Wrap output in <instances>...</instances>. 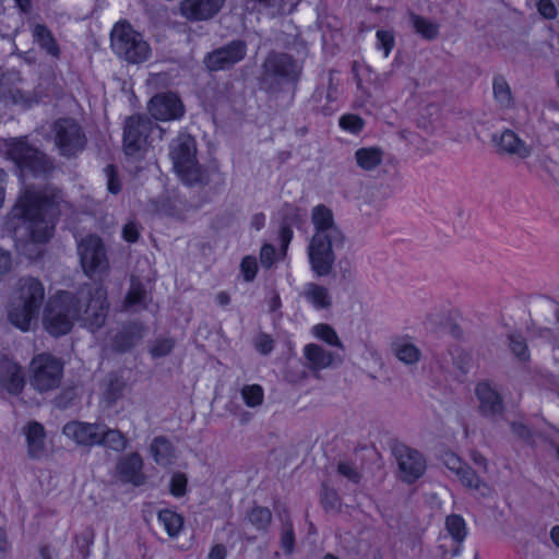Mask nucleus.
<instances>
[{"label": "nucleus", "mask_w": 559, "mask_h": 559, "mask_svg": "<svg viewBox=\"0 0 559 559\" xmlns=\"http://www.w3.org/2000/svg\"><path fill=\"white\" fill-rule=\"evenodd\" d=\"M37 45L52 56H56L58 52V47L53 37H37Z\"/></svg>", "instance_id": "50"}, {"label": "nucleus", "mask_w": 559, "mask_h": 559, "mask_svg": "<svg viewBox=\"0 0 559 559\" xmlns=\"http://www.w3.org/2000/svg\"><path fill=\"white\" fill-rule=\"evenodd\" d=\"M243 56L245 47L241 41L237 40L227 48L210 53L205 59V64L209 70L218 71L240 61Z\"/></svg>", "instance_id": "16"}, {"label": "nucleus", "mask_w": 559, "mask_h": 559, "mask_svg": "<svg viewBox=\"0 0 559 559\" xmlns=\"http://www.w3.org/2000/svg\"><path fill=\"white\" fill-rule=\"evenodd\" d=\"M11 551V543L7 533L0 527V556L5 557Z\"/></svg>", "instance_id": "55"}, {"label": "nucleus", "mask_w": 559, "mask_h": 559, "mask_svg": "<svg viewBox=\"0 0 559 559\" xmlns=\"http://www.w3.org/2000/svg\"><path fill=\"white\" fill-rule=\"evenodd\" d=\"M55 202L44 200L37 192H25L11 212L10 226L14 234L22 238L29 234V242L21 250L33 258V248L46 241L52 233Z\"/></svg>", "instance_id": "1"}, {"label": "nucleus", "mask_w": 559, "mask_h": 559, "mask_svg": "<svg viewBox=\"0 0 559 559\" xmlns=\"http://www.w3.org/2000/svg\"><path fill=\"white\" fill-rule=\"evenodd\" d=\"M10 155L22 168L34 171L38 170L43 162V155L22 140L12 143Z\"/></svg>", "instance_id": "22"}, {"label": "nucleus", "mask_w": 559, "mask_h": 559, "mask_svg": "<svg viewBox=\"0 0 559 559\" xmlns=\"http://www.w3.org/2000/svg\"><path fill=\"white\" fill-rule=\"evenodd\" d=\"M475 394L483 415L493 417L502 412V400L490 384L486 382L478 383L475 388Z\"/></svg>", "instance_id": "19"}, {"label": "nucleus", "mask_w": 559, "mask_h": 559, "mask_svg": "<svg viewBox=\"0 0 559 559\" xmlns=\"http://www.w3.org/2000/svg\"><path fill=\"white\" fill-rule=\"evenodd\" d=\"M11 266V260L8 253L0 251V274L5 273Z\"/></svg>", "instance_id": "60"}, {"label": "nucleus", "mask_w": 559, "mask_h": 559, "mask_svg": "<svg viewBox=\"0 0 559 559\" xmlns=\"http://www.w3.org/2000/svg\"><path fill=\"white\" fill-rule=\"evenodd\" d=\"M225 0H183L181 13L190 20H205L215 15Z\"/></svg>", "instance_id": "18"}, {"label": "nucleus", "mask_w": 559, "mask_h": 559, "mask_svg": "<svg viewBox=\"0 0 559 559\" xmlns=\"http://www.w3.org/2000/svg\"><path fill=\"white\" fill-rule=\"evenodd\" d=\"M457 477L464 487L479 495L485 496L490 490L488 484L467 465L460 472Z\"/></svg>", "instance_id": "32"}, {"label": "nucleus", "mask_w": 559, "mask_h": 559, "mask_svg": "<svg viewBox=\"0 0 559 559\" xmlns=\"http://www.w3.org/2000/svg\"><path fill=\"white\" fill-rule=\"evenodd\" d=\"M394 47V37H378L377 48L382 52V57L386 58Z\"/></svg>", "instance_id": "49"}, {"label": "nucleus", "mask_w": 559, "mask_h": 559, "mask_svg": "<svg viewBox=\"0 0 559 559\" xmlns=\"http://www.w3.org/2000/svg\"><path fill=\"white\" fill-rule=\"evenodd\" d=\"M384 158V152L377 146L360 147L355 152V162L364 170H373L379 167Z\"/></svg>", "instance_id": "28"}, {"label": "nucleus", "mask_w": 559, "mask_h": 559, "mask_svg": "<svg viewBox=\"0 0 559 559\" xmlns=\"http://www.w3.org/2000/svg\"><path fill=\"white\" fill-rule=\"evenodd\" d=\"M310 333L313 338L325 343L330 347L343 349V342L336 330L328 323H317L311 326Z\"/></svg>", "instance_id": "29"}, {"label": "nucleus", "mask_w": 559, "mask_h": 559, "mask_svg": "<svg viewBox=\"0 0 559 559\" xmlns=\"http://www.w3.org/2000/svg\"><path fill=\"white\" fill-rule=\"evenodd\" d=\"M550 538H551V542L554 543V545L559 548V525L554 526L551 528Z\"/></svg>", "instance_id": "63"}, {"label": "nucleus", "mask_w": 559, "mask_h": 559, "mask_svg": "<svg viewBox=\"0 0 559 559\" xmlns=\"http://www.w3.org/2000/svg\"><path fill=\"white\" fill-rule=\"evenodd\" d=\"M4 182H5V173L0 170V206L4 201Z\"/></svg>", "instance_id": "62"}, {"label": "nucleus", "mask_w": 559, "mask_h": 559, "mask_svg": "<svg viewBox=\"0 0 559 559\" xmlns=\"http://www.w3.org/2000/svg\"><path fill=\"white\" fill-rule=\"evenodd\" d=\"M27 455L31 459L39 460L47 456L49 445L44 427L35 421L27 423L23 427Z\"/></svg>", "instance_id": "15"}, {"label": "nucleus", "mask_w": 559, "mask_h": 559, "mask_svg": "<svg viewBox=\"0 0 559 559\" xmlns=\"http://www.w3.org/2000/svg\"><path fill=\"white\" fill-rule=\"evenodd\" d=\"M106 293L103 288L98 287L95 295L91 296L86 308L84 310V320L91 329L99 326L106 316Z\"/></svg>", "instance_id": "23"}, {"label": "nucleus", "mask_w": 559, "mask_h": 559, "mask_svg": "<svg viewBox=\"0 0 559 559\" xmlns=\"http://www.w3.org/2000/svg\"><path fill=\"white\" fill-rule=\"evenodd\" d=\"M150 451L157 464L164 466L173 464L175 454L171 444L167 440L163 438L154 439Z\"/></svg>", "instance_id": "30"}, {"label": "nucleus", "mask_w": 559, "mask_h": 559, "mask_svg": "<svg viewBox=\"0 0 559 559\" xmlns=\"http://www.w3.org/2000/svg\"><path fill=\"white\" fill-rule=\"evenodd\" d=\"M62 432L76 445L93 447L100 444L102 430L99 424L71 421L63 427Z\"/></svg>", "instance_id": "11"}, {"label": "nucleus", "mask_w": 559, "mask_h": 559, "mask_svg": "<svg viewBox=\"0 0 559 559\" xmlns=\"http://www.w3.org/2000/svg\"><path fill=\"white\" fill-rule=\"evenodd\" d=\"M511 348H512V352L521 360H525L528 357V355H527V347H526V345H525V343L523 342L522 338L518 337V338L512 340Z\"/></svg>", "instance_id": "52"}, {"label": "nucleus", "mask_w": 559, "mask_h": 559, "mask_svg": "<svg viewBox=\"0 0 559 559\" xmlns=\"http://www.w3.org/2000/svg\"><path fill=\"white\" fill-rule=\"evenodd\" d=\"M44 324L53 335L68 333L73 324L72 300L68 294L51 298L45 309Z\"/></svg>", "instance_id": "6"}, {"label": "nucleus", "mask_w": 559, "mask_h": 559, "mask_svg": "<svg viewBox=\"0 0 559 559\" xmlns=\"http://www.w3.org/2000/svg\"><path fill=\"white\" fill-rule=\"evenodd\" d=\"M226 548L223 545H215L211 548L207 559H225Z\"/></svg>", "instance_id": "58"}, {"label": "nucleus", "mask_w": 559, "mask_h": 559, "mask_svg": "<svg viewBox=\"0 0 559 559\" xmlns=\"http://www.w3.org/2000/svg\"><path fill=\"white\" fill-rule=\"evenodd\" d=\"M146 128L141 117H132L127 121L124 130V148L127 154L132 155L141 148L142 138L140 133Z\"/></svg>", "instance_id": "27"}, {"label": "nucleus", "mask_w": 559, "mask_h": 559, "mask_svg": "<svg viewBox=\"0 0 559 559\" xmlns=\"http://www.w3.org/2000/svg\"><path fill=\"white\" fill-rule=\"evenodd\" d=\"M110 45L119 57L131 62H142L150 53L142 37H111Z\"/></svg>", "instance_id": "13"}, {"label": "nucleus", "mask_w": 559, "mask_h": 559, "mask_svg": "<svg viewBox=\"0 0 559 559\" xmlns=\"http://www.w3.org/2000/svg\"><path fill=\"white\" fill-rule=\"evenodd\" d=\"M302 353L309 368L312 370H323L334 365L335 356L318 344H307Z\"/></svg>", "instance_id": "24"}, {"label": "nucleus", "mask_w": 559, "mask_h": 559, "mask_svg": "<svg viewBox=\"0 0 559 559\" xmlns=\"http://www.w3.org/2000/svg\"><path fill=\"white\" fill-rule=\"evenodd\" d=\"M81 264L84 272L93 276L107 269L104 249L97 237H88L79 246Z\"/></svg>", "instance_id": "7"}, {"label": "nucleus", "mask_w": 559, "mask_h": 559, "mask_svg": "<svg viewBox=\"0 0 559 559\" xmlns=\"http://www.w3.org/2000/svg\"><path fill=\"white\" fill-rule=\"evenodd\" d=\"M123 238L127 241H134L138 238L139 230L135 224L129 223L123 227L122 230Z\"/></svg>", "instance_id": "54"}, {"label": "nucleus", "mask_w": 559, "mask_h": 559, "mask_svg": "<svg viewBox=\"0 0 559 559\" xmlns=\"http://www.w3.org/2000/svg\"><path fill=\"white\" fill-rule=\"evenodd\" d=\"M347 243L345 235H341L337 243L328 235H312L308 245V258L312 271L318 276L328 275L335 261V251L345 249Z\"/></svg>", "instance_id": "4"}, {"label": "nucleus", "mask_w": 559, "mask_h": 559, "mask_svg": "<svg viewBox=\"0 0 559 559\" xmlns=\"http://www.w3.org/2000/svg\"><path fill=\"white\" fill-rule=\"evenodd\" d=\"M495 99L501 107L508 108L513 104V95L507 80L502 76L493 79L492 83Z\"/></svg>", "instance_id": "34"}, {"label": "nucleus", "mask_w": 559, "mask_h": 559, "mask_svg": "<svg viewBox=\"0 0 559 559\" xmlns=\"http://www.w3.org/2000/svg\"><path fill=\"white\" fill-rule=\"evenodd\" d=\"M536 9L545 19H555L557 16V8L551 0H537Z\"/></svg>", "instance_id": "46"}, {"label": "nucleus", "mask_w": 559, "mask_h": 559, "mask_svg": "<svg viewBox=\"0 0 559 559\" xmlns=\"http://www.w3.org/2000/svg\"><path fill=\"white\" fill-rule=\"evenodd\" d=\"M240 396L247 407L257 408L264 402V391L261 385L252 383L240 389Z\"/></svg>", "instance_id": "33"}, {"label": "nucleus", "mask_w": 559, "mask_h": 559, "mask_svg": "<svg viewBox=\"0 0 559 559\" xmlns=\"http://www.w3.org/2000/svg\"><path fill=\"white\" fill-rule=\"evenodd\" d=\"M280 238L283 249H286L293 238V230L288 227H283L280 231Z\"/></svg>", "instance_id": "59"}, {"label": "nucleus", "mask_w": 559, "mask_h": 559, "mask_svg": "<svg viewBox=\"0 0 559 559\" xmlns=\"http://www.w3.org/2000/svg\"><path fill=\"white\" fill-rule=\"evenodd\" d=\"M157 519L169 537L178 536L182 530L183 519L173 510L165 509L159 511Z\"/></svg>", "instance_id": "31"}, {"label": "nucleus", "mask_w": 559, "mask_h": 559, "mask_svg": "<svg viewBox=\"0 0 559 559\" xmlns=\"http://www.w3.org/2000/svg\"><path fill=\"white\" fill-rule=\"evenodd\" d=\"M395 457L403 480L412 483L424 474L426 464L421 454L416 450L399 445L395 448Z\"/></svg>", "instance_id": "8"}, {"label": "nucleus", "mask_w": 559, "mask_h": 559, "mask_svg": "<svg viewBox=\"0 0 559 559\" xmlns=\"http://www.w3.org/2000/svg\"><path fill=\"white\" fill-rule=\"evenodd\" d=\"M447 531L455 540H462L466 535L465 522L459 515H451L447 518Z\"/></svg>", "instance_id": "36"}, {"label": "nucleus", "mask_w": 559, "mask_h": 559, "mask_svg": "<svg viewBox=\"0 0 559 559\" xmlns=\"http://www.w3.org/2000/svg\"><path fill=\"white\" fill-rule=\"evenodd\" d=\"M143 462L139 454L123 456L117 465V475L124 483L141 485L144 481Z\"/></svg>", "instance_id": "20"}, {"label": "nucleus", "mask_w": 559, "mask_h": 559, "mask_svg": "<svg viewBox=\"0 0 559 559\" xmlns=\"http://www.w3.org/2000/svg\"><path fill=\"white\" fill-rule=\"evenodd\" d=\"M311 224L313 226V235H328L337 243L341 235H345L337 226L333 211L324 205L317 204L311 210Z\"/></svg>", "instance_id": "14"}, {"label": "nucleus", "mask_w": 559, "mask_h": 559, "mask_svg": "<svg viewBox=\"0 0 559 559\" xmlns=\"http://www.w3.org/2000/svg\"><path fill=\"white\" fill-rule=\"evenodd\" d=\"M255 345L259 352H261L262 354H267L273 348V341L267 335H261L257 338Z\"/></svg>", "instance_id": "53"}, {"label": "nucleus", "mask_w": 559, "mask_h": 559, "mask_svg": "<svg viewBox=\"0 0 559 559\" xmlns=\"http://www.w3.org/2000/svg\"><path fill=\"white\" fill-rule=\"evenodd\" d=\"M102 438L100 444L114 449L116 451L123 450L127 445V438L116 429H109L106 426L100 425Z\"/></svg>", "instance_id": "35"}, {"label": "nucleus", "mask_w": 559, "mask_h": 559, "mask_svg": "<svg viewBox=\"0 0 559 559\" xmlns=\"http://www.w3.org/2000/svg\"><path fill=\"white\" fill-rule=\"evenodd\" d=\"M282 543H283V547L285 548L286 551H292L293 549V536L290 533H286L284 536H283V539H282Z\"/></svg>", "instance_id": "61"}, {"label": "nucleus", "mask_w": 559, "mask_h": 559, "mask_svg": "<svg viewBox=\"0 0 559 559\" xmlns=\"http://www.w3.org/2000/svg\"><path fill=\"white\" fill-rule=\"evenodd\" d=\"M107 171H108V190L111 193H118L120 190V183L114 174V169L111 167H108Z\"/></svg>", "instance_id": "57"}, {"label": "nucleus", "mask_w": 559, "mask_h": 559, "mask_svg": "<svg viewBox=\"0 0 559 559\" xmlns=\"http://www.w3.org/2000/svg\"><path fill=\"white\" fill-rule=\"evenodd\" d=\"M340 472L348 477H355L356 474H352V468L346 464H341L338 467Z\"/></svg>", "instance_id": "64"}, {"label": "nucleus", "mask_w": 559, "mask_h": 559, "mask_svg": "<svg viewBox=\"0 0 559 559\" xmlns=\"http://www.w3.org/2000/svg\"><path fill=\"white\" fill-rule=\"evenodd\" d=\"M543 121L552 130L559 131V106L547 105L543 111Z\"/></svg>", "instance_id": "44"}, {"label": "nucleus", "mask_w": 559, "mask_h": 559, "mask_svg": "<svg viewBox=\"0 0 559 559\" xmlns=\"http://www.w3.org/2000/svg\"><path fill=\"white\" fill-rule=\"evenodd\" d=\"M258 272V263L254 257L247 255L240 262V273L245 281L251 282Z\"/></svg>", "instance_id": "42"}, {"label": "nucleus", "mask_w": 559, "mask_h": 559, "mask_svg": "<svg viewBox=\"0 0 559 559\" xmlns=\"http://www.w3.org/2000/svg\"><path fill=\"white\" fill-rule=\"evenodd\" d=\"M135 32L136 31L128 20L121 19L114 24L110 35H129Z\"/></svg>", "instance_id": "47"}, {"label": "nucleus", "mask_w": 559, "mask_h": 559, "mask_svg": "<svg viewBox=\"0 0 559 559\" xmlns=\"http://www.w3.org/2000/svg\"><path fill=\"white\" fill-rule=\"evenodd\" d=\"M443 464L453 472L456 476L466 466L461 459L453 452H444L442 455Z\"/></svg>", "instance_id": "45"}, {"label": "nucleus", "mask_w": 559, "mask_h": 559, "mask_svg": "<svg viewBox=\"0 0 559 559\" xmlns=\"http://www.w3.org/2000/svg\"><path fill=\"white\" fill-rule=\"evenodd\" d=\"M495 142L503 152L523 159L533 156L535 152L534 145L527 144L512 130L502 131Z\"/></svg>", "instance_id": "17"}, {"label": "nucleus", "mask_w": 559, "mask_h": 559, "mask_svg": "<svg viewBox=\"0 0 559 559\" xmlns=\"http://www.w3.org/2000/svg\"><path fill=\"white\" fill-rule=\"evenodd\" d=\"M248 518L250 523L258 530H263L271 521V513L265 508H254L251 510Z\"/></svg>", "instance_id": "38"}, {"label": "nucleus", "mask_w": 559, "mask_h": 559, "mask_svg": "<svg viewBox=\"0 0 559 559\" xmlns=\"http://www.w3.org/2000/svg\"><path fill=\"white\" fill-rule=\"evenodd\" d=\"M471 459H472L473 463L475 464V466H477L479 469L487 471L488 462H487V459L483 454L474 451L471 454Z\"/></svg>", "instance_id": "56"}, {"label": "nucleus", "mask_w": 559, "mask_h": 559, "mask_svg": "<svg viewBox=\"0 0 559 559\" xmlns=\"http://www.w3.org/2000/svg\"><path fill=\"white\" fill-rule=\"evenodd\" d=\"M302 296L316 310L329 309L333 304V298L329 289L313 283H309L304 287Z\"/></svg>", "instance_id": "26"}, {"label": "nucleus", "mask_w": 559, "mask_h": 559, "mask_svg": "<svg viewBox=\"0 0 559 559\" xmlns=\"http://www.w3.org/2000/svg\"><path fill=\"white\" fill-rule=\"evenodd\" d=\"M154 212L164 216H174L178 213V204L169 197L154 202Z\"/></svg>", "instance_id": "39"}, {"label": "nucleus", "mask_w": 559, "mask_h": 559, "mask_svg": "<svg viewBox=\"0 0 559 559\" xmlns=\"http://www.w3.org/2000/svg\"><path fill=\"white\" fill-rule=\"evenodd\" d=\"M391 350L394 357L405 364L415 365L421 358V350L409 337H399L392 342Z\"/></svg>", "instance_id": "25"}, {"label": "nucleus", "mask_w": 559, "mask_h": 559, "mask_svg": "<svg viewBox=\"0 0 559 559\" xmlns=\"http://www.w3.org/2000/svg\"><path fill=\"white\" fill-rule=\"evenodd\" d=\"M25 384L21 368L13 361H0V390L10 394H17Z\"/></svg>", "instance_id": "21"}, {"label": "nucleus", "mask_w": 559, "mask_h": 559, "mask_svg": "<svg viewBox=\"0 0 559 559\" xmlns=\"http://www.w3.org/2000/svg\"><path fill=\"white\" fill-rule=\"evenodd\" d=\"M300 67L292 61L287 56H273L264 63L263 82L265 84L272 82L292 81L297 78Z\"/></svg>", "instance_id": "9"}, {"label": "nucleus", "mask_w": 559, "mask_h": 559, "mask_svg": "<svg viewBox=\"0 0 559 559\" xmlns=\"http://www.w3.org/2000/svg\"><path fill=\"white\" fill-rule=\"evenodd\" d=\"M340 127L349 133H358L364 127V121L356 115H345L340 119Z\"/></svg>", "instance_id": "41"}, {"label": "nucleus", "mask_w": 559, "mask_h": 559, "mask_svg": "<svg viewBox=\"0 0 559 559\" xmlns=\"http://www.w3.org/2000/svg\"><path fill=\"white\" fill-rule=\"evenodd\" d=\"M188 479L182 473H175L169 480V492L176 498H180L187 492Z\"/></svg>", "instance_id": "37"}, {"label": "nucleus", "mask_w": 559, "mask_h": 559, "mask_svg": "<svg viewBox=\"0 0 559 559\" xmlns=\"http://www.w3.org/2000/svg\"><path fill=\"white\" fill-rule=\"evenodd\" d=\"M174 169L188 185L201 182L204 171L197 158L195 141L190 135H180L170 150Z\"/></svg>", "instance_id": "2"}, {"label": "nucleus", "mask_w": 559, "mask_h": 559, "mask_svg": "<svg viewBox=\"0 0 559 559\" xmlns=\"http://www.w3.org/2000/svg\"><path fill=\"white\" fill-rule=\"evenodd\" d=\"M61 374V362L50 355H38L31 362V385L39 392L50 391L57 388L60 383Z\"/></svg>", "instance_id": "5"}, {"label": "nucleus", "mask_w": 559, "mask_h": 559, "mask_svg": "<svg viewBox=\"0 0 559 559\" xmlns=\"http://www.w3.org/2000/svg\"><path fill=\"white\" fill-rule=\"evenodd\" d=\"M409 23L414 26L415 31L421 35H431L438 32L437 24L417 15H411Z\"/></svg>", "instance_id": "40"}, {"label": "nucleus", "mask_w": 559, "mask_h": 559, "mask_svg": "<svg viewBox=\"0 0 559 559\" xmlns=\"http://www.w3.org/2000/svg\"><path fill=\"white\" fill-rule=\"evenodd\" d=\"M261 263L270 266L275 260V249L270 245H264L260 251Z\"/></svg>", "instance_id": "51"}, {"label": "nucleus", "mask_w": 559, "mask_h": 559, "mask_svg": "<svg viewBox=\"0 0 559 559\" xmlns=\"http://www.w3.org/2000/svg\"><path fill=\"white\" fill-rule=\"evenodd\" d=\"M145 297V289L139 282L132 281L126 297L127 306H135L140 304Z\"/></svg>", "instance_id": "43"}, {"label": "nucleus", "mask_w": 559, "mask_h": 559, "mask_svg": "<svg viewBox=\"0 0 559 559\" xmlns=\"http://www.w3.org/2000/svg\"><path fill=\"white\" fill-rule=\"evenodd\" d=\"M173 348V342L170 340L157 341L152 347L151 352L154 356H164L168 354Z\"/></svg>", "instance_id": "48"}, {"label": "nucleus", "mask_w": 559, "mask_h": 559, "mask_svg": "<svg viewBox=\"0 0 559 559\" xmlns=\"http://www.w3.org/2000/svg\"><path fill=\"white\" fill-rule=\"evenodd\" d=\"M56 144L64 155L75 153L84 145V138L76 123L71 120H62L55 126Z\"/></svg>", "instance_id": "10"}, {"label": "nucleus", "mask_w": 559, "mask_h": 559, "mask_svg": "<svg viewBox=\"0 0 559 559\" xmlns=\"http://www.w3.org/2000/svg\"><path fill=\"white\" fill-rule=\"evenodd\" d=\"M148 111L156 120L169 121L182 116L183 106L175 94H158L150 100Z\"/></svg>", "instance_id": "12"}, {"label": "nucleus", "mask_w": 559, "mask_h": 559, "mask_svg": "<svg viewBox=\"0 0 559 559\" xmlns=\"http://www.w3.org/2000/svg\"><path fill=\"white\" fill-rule=\"evenodd\" d=\"M44 297L41 284L33 278L26 280L20 287L19 299L10 311L11 322L23 331H27L35 319L38 306Z\"/></svg>", "instance_id": "3"}]
</instances>
